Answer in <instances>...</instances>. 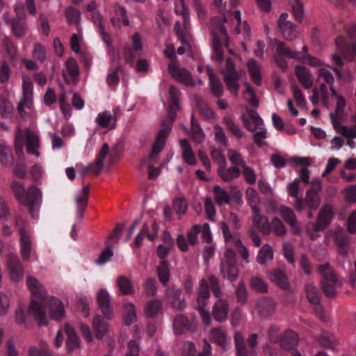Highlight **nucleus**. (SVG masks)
<instances>
[{
	"instance_id": "f257e3e1",
	"label": "nucleus",
	"mask_w": 356,
	"mask_h": 356,
	"mask_svg": "<svg viewBox=\"0 0 356 356\" xmlns=\"http://www.w3.org/2000/svg\"><path fill=\"white\" fill-rule=\"evenodd\" d=\"M169 94L170 99L172 104V105L170 106L168 110L170 121L168 123L162 124L161 129L159 131L156 136V140L152 145V151L147 157L143 159L140 163L141 165H144L147 163H153L156 162L158 157V154L163 149L165 143V140L172 129V122L175 120L176 115V111H174V107L177 110L179 108V91L176 87L172 86L169 88Z\"/></svg>"
},
{
	"instance_id": "f03ea898",
	"label": "nucleus",
	"mask_w": 356,
	"mask_h": 356,
	"mask_svg": "<svg viewBox=\"0 0 356 356\" xmlns=\"http://www.w3.org/2000/svg\"><path fill=\"white\" fill-rule=\"evenodd\" d=\"M10 187L19 204L26 207L33 218H37L42 201L40 189L33 185L25 188L24 184L17 181H13Z\"/></svg>"
},
{
	"instance_id": "7ed1b4c3",
	"label": "nucleus",
	"mask_w": 356,
	"mask_h": 356,
	"mask_svg": "<svg viewBox=\"0 0 356 356\" xmlns=\"http://www.w3.org/2000/svg\"><path fill=\"white\" fill-rule=\"evenodd\" d=\"M211 36L213 39V51L211 56L213 60L222 62L224 59L221 47L225 45L229 47V38L227 31L222 24H213L211 28Z\"/></svg>"
},
{
	"instance_id": "20e7f679",
	"label": "nucleus",
	"mask_w": 356,
	"mask_h": 356,
	"mask_svg": "<svg viewBox=\"0 0 356 356\" xmlns=\"http://www.w3.org/2000/svg\"><path fill=\"white\" fill-rule=\"evenodd\" d=\"M220 70L223 75L227 88L232 93L236 95L239 90L238 81L241 78L243 71L236 69L234 63L230 58H227L225 63L220 65Z\"/></svg>"
},
{
	"instance_id": "39448f33",
	"label": "nucleus",
	"mask_w": 356,
	"mask_h": 356,
	"mask_svg": "<svg viewBox=\"0 0 356 356\" xmlns=\"http://www.w3.org/2000/svg\"><path fill=\"white\" fill-rule=\"evenodd\" d=\"M23 137L25 138L26 150L29 154L36 156H40L38 149L40 146V139L38 134L29 129L22 131L17 129L15 135V148L17 152H22L23 149Z\"/></svg>"
},
{
	"instance_id": "423d86ee",
	"label": "nucleus",
	"mask_w": 356,
	"mask_h": 356,
	"mask_svg": "<svg viewBox=\"0 0 356 356\" xmlns=\"http://www.w3.org/2000/svg\"><path fill=\"white\" fill-rule=\"evenodd\" d=\"M270 45L275 49L273 58L279 67L285 70L288 67L286 58L298 59L300 58V53L292 50L284 42L277 39H270Z\"/></svg>"
},
{
	"instance_id": "0eeeda50",
	"label": "nucleus",
	"mask_w": 356,
	"mask_h": 356,
	"mask_svg": "<svg viewBox=\"0 0 356 356\" xmlns=\"http://www.w3.org/2000/svg\"><path fill=\"white\" fill-rule=\"evenodd\" d=\"M33 85L31 78L22 76V95L17 105V111L22 118L27 116L24 109L31 108L33 106Z\"/></svg>"
},
{
	"instance_id": "6e6552de",
	"label": "nucleus",
	"mask_w": 356,
	"mask_h": 356,
	"mask_svg": "<svg viewBox=\"0 0 356 356\" xmlns=\"http://www.w3.org/2000/svg\"><path fill=\"white\" fill-rule=\"evenodd\" d=\"M116 158V149L113 148L110 149L109 145L107 143H104L101 147L95 160V165L97 167L95 174L98 175L104 166L111 165Z\"/></svg>"
},
{
	"instance_id": "1a4fd4ad",
	"label": "nucleus",
	"mask_w": 356,
	"mask_h": 356,
	"mask_svg": "<svg viewBox=\"0 0 356 356\" xmlns=\"http://www.w3.org/2000/svg\"><path fill=\"white\" fill-rule=\"evenodd\" d=\"M334 215V209L331 204L323 205L318 213L316 222L314 224V230H325L330 225Z\"/></svg>"
},
{
	"instance_id": "9d476101",
	"label": "nucleus",
	"mask_w": 356,
	"mask_h": 356,
	"mask_svg": "<svg viewBox=\"0 0 356 356\" xmlns=\"http://www.w3.org/2000/svg\"><path fill=\"white\" fill-rule=\"evenodd\" d=\"M168 70L172 76L179 83L193 86L195 84L191 73L184 68H181L177 63L168 65Z\"/></svg>"
},
{
	"instance_id": "9b49d317",
	"label": "nucleus",
	"mask_w": 356,
	"mask_h": 356,
	"mask_svg": "<svg viewBox=\"0 0 356 356\" xmlns=\"http://www.w3.org/2000/svg\"><path fill=\"white\" fill-rule=\"evenodd\" d=\"M245 112L246 114L243 113L241 116L244 127L250 131H254L258 129H261L264 121L260 118L257 111L247 108H245Z\"/></svg>"
},
{
	"instance_id": "f8f14e48",
	"label": "nucleus",
	"mask_w": 356,
	"mask_h": 356,
	"mask_svg": "<svg viewBox=\"0 0 356 356\" xmlns=\"http://www.w3.org/2000/svg\"><path fill=\"white\" fill-rule=\"evenodd\" d=\"M6 266L13 282H17L23 278V266L17 255L9 254L6 257Z\"/></svg>"
},
{
	"instance_id": "ddd939ff",
	"label": "nucleus",
	"mask_w": 356,
	"mask_h": 356,
	"mask_svg": "<svg viewBox=\"0 0 356 356\" xmlns=\"http://www.w3.org/2000/svg\"><path fill=\"white\" fill-rule=\"evenodd\" d=\"M42 301L48 305L51 318L58 321L64 318L65 316L64 305L58 298L54 296L47 297Z\"/></svg>"
},
{
	"instance_id": "4468645a",
	"label": "nucleus",
	"mask_w": 356,
	"mask_h": 356,
	"mask_svg": "<svg viewBox=\"0 0 356 356\" xmlns=\"http://www.w3.org/2000/svg\"><path fill=\"white\" fill-rule=\"evenodd\" d=\"M229 312V305L228 300L225 298H219L213 305L212 315L215 321L222 323L227 319Z\"/></svg>"
},
{
	"instance_id": "2eb2a0df",
	"label": "nucleus",
	"mask_w": 356,
	"mask_h": 356,
	"mask_svg": "<svg viewBox=\"0 0 356 356\" xmlns=\"http://www.w3.org/2000/svg\"><path fill=\"white\" fill-rule=\"evenodd\" d=\"M65 332L67 336L66 339V349L69 354L72 355L79 351L80 339L74 329L68 323L65 324Z\"/></svg>"
},
{
	"instance_id": "dca6fc26",
	"label": "nucleus",
	"mask_w": 356,
	"mask_h": 356,
	"mask_svg": "<svg viewBox=\"0 0 356 356\" xmlns=\"http://www.w3.org/2000/svg\"><path fill=\"white\" fill-rule=\"evenodd\" d=\"M20 237V253L22 259L29 261L33 252V245L30 236L24 227H19Z\"/></svg>"
},
{
	"instance_id": "f3484780",
	"label": "nucleus",
	"mask_w": 356,
	"mask_h": 356,
	"mask_svg": "<svg viewBox=\"0 0 356 356\" xmlns=\"http://www.w3.org/2000/svg\"><path fill=\"white\" fill-rule=\"evenodd\" d=\"M279 213L284 222L291 227L294 234H297L300 232V226L297 222L296 216L291 208L283 205L280 206Z\"/></svg>"
},
{
	"instance_id": "a211bd4d",
	"label": "nucleus",
	"mask_w": 356,
	"mask_h": 356,
	"mask_svg": "<svg viewBox=\"0 0 356 356\" xmlns=\"http://www.w3.org/2000/svg\"><path fill=\"white\" fill-rule=\"evenodd\" d=\"M29 312L33 316L39 326L47 325L48 318L42 305L35 300H33L29 308Z\"/></svg>"
},
{
	"instance_id": "6ab92c4d",
	"label": "nucleus",
	"mask_w": 356,
	"mask_h": 356,
	"mask_svg": "<svg viewBox=\"0 0 356 356\" xmlns=\"http://www.w3.org/2000/svg\"><path fill=\"white\" fill-rule=\"evenodd\" d=\"M97 302L104 316L109 318L112 314L111 307V296L108 291L104 289H100L97 294Z\"/></svg>"
},
{
	"instance_id": "aec40b11",
	"label": "nucleus",
	"mask_w": 356,
	"mask_h": 356,
	"mask_svg": "<svg viewBox=\"0 0 356 356\" xmlns=\"http://www.w3.org/2000/svg\"><path fill=\"white\" fill-rule=\"evenodd\" d=\"M294 72L299 82L305 89H309L312 87L314 79L309 69L304 65H297L295 67Z\"/></svg>"
},
{
	"instance_id": "412c9836",
	"label": "nucleus",
	"mask_w": 356,
	"mask_h": 356,
	"mask_svg": "<svg viewBox=\"0 0 356 356\" xmlns=\"http://www.w3.org/2000/svg\"><path fill=\"white\" fill-rule=\"evenodd\" d=\"M26 283L29 289L35 298H38L42 301L47 297L46 288L37 279L28 276Z\"/></svg>"
},
{
	"instance_id": "4be33fe9",
	"label": "nucleus",
	"mask_w": 356,
	"mask_h": 356,
	"mask_svg": "<svg viewBox=\"0 0 356 356\" xmlns=\"http://www.w3.org/2000/svg\"><path fill=\"white\" fill-rule=\"evenodd\" d=\"M175 30L181 44L188 49H191V42L193 38L189 24H176Z\"/></svg>"
},
{
	"instance_id": "5701e85b",
	"label": "nucleus",
	"mask_w": 356,
	"mask_h": 356,
	"mask_svg": "<svg viewBox=\"0 0 356 356\" xmlns=\"http://www.w3.org/2000/svg\"><path fill=\"white\" fill-rule=\"evenodd\" d=\"M219 226L222 231L224 241L227 244L238 248L242 246L243 243L240 238L239 234L237 233H232L226 222L223 221L220 222L219 223Z\"/></svg>"
},
{
	"instance_id": "b1692460",
	"label": "nucleus",
	"mask_w": 356,
	"mask_h": 356,
	"mask_svg": "<svg viewBox=\"0 0 356 356\" xmlns=\"http://www.w3.org/2000/svg\"><path fill=\"white\" fill-rule=\"evenodd\" d=\"M257 309L260 315L264 317H268L272 316L275 312L276 303L271 298H262L257 301Z\"/></svg>"
},
{
	"instance_id": "393cba45",
	"label": "nucleus",
	"mask_w": 356,
	"mask_h": 356,
	"mask_svg": "<svg viewBox=\"0 0 356 356\" xmlns=\"http://www.w3.org/2000/svg\"><path fill=\"white\" fill-rule=\"evenodd\" d=\"M220 275L230 282L236 281L238 277V269L236 263L222 261L220 267Z\"/></svg>"
},
{
	"instance_id": "a878e982",
	"label": "nucleus",
	"mask_w": 356,
	"mask_h": 356,
	"mask_svg": "<svg viewBox=\"0 0 356 356\" xmlns=\"http://www.w3.org/2000/svg\"><path fill=\"white\" fill-rule=\"evenodd\" d=\"M210 297L209 286L205 279L200 281L197 296V307H206Z\"/></svg>"
},
{
	"instance_id": "bb28decb",
	"label": "nucleus",
	"mask_w": 356,
	"mask_h": 356,
	"mask_svg": "<svg viewBox=\"0 0 356 356\" xmlns=\"http://www.w3.org/2000/svg\"><path fill=\"white\" fill-rule=\"evenodd\" d=\"M207 72L209 76L211 91L216 97H221L223 94V86L222 83L211 67H207Z\"/></svg>"
},
{
	"instance_id": "cd10ccee",
	"label": "nucleus",
	"mask_w": 356,
	"mask_h": 356,
	"mask_svg": "<svg viewBox=\"0 0 356 356\" xmlns=\"http://www.w3.org/2000/svg\"><path fill=\"white\" fill-rule=\"evenodd\" d=\"M218 175L223 181L231 182L240 177L241 172L238 167L227 168L225 164L218 168Z\"/></svg>"
},
{
	"instance_id": "c85d7f7f",
	"label": "nucleus",
	"mask_w": 356,
	"mask_h": 356,
	"mask_svg": "<svg viewBox=\"0 0 356 356\" xmlns=\"http://www.w3.org/2000/svg\"><path fill=\"white\" fill-rule=\"evenodd\" d=\"M330 118L332 122V124L337 132L341 134L344 137L354 139L356 138V128L348 127L344 125H341L339 124V120L338 119L334 118L333 113H330Z\"/></svg>"
},
{
	"instance_id": "c756f323",
	"label": "nucleus",
	"mask_w": 356,
	"mask_h": 356,
	"mask_svg": "<svg viewBox=\"0 0 356 356\" xmlns=\"http://www.w3.org/2000/svg\"><path fill=\"white\" fill-rule=\"evenodd\" d=\"M253 213H254L252 218L253 223L263 234L269 235L271 232V227L267 217L261 215L260 210L258 212Z\"/></svg>"
},
{
	"instance_id": "7c9ffc66",
	"label": "nucleus",
	"mask_w": 356,
	"mask_h": 356,
	"mask_svg": "<svg viewBox=\"0 0 356 356\" xmlns=\"http://www.w3.org/2000/svg\"><path fill=\"white\" fill-rule=\"evenodd\" d=\"M210 339L219 346L225 348L228 343L226 332L220 327H213L209 332Z\"/></svg>"
},
{
	"instance_id": "2f4dec72",
	"label": "nucleus",
	"mask_w": 356,
	"mask_h": 356,
	"mask_svg": "<svg viewBox=\"0 0 356 356\" xmlns=\"http://www.w3.org/2000/svg\"><path fill=\"white\" fill-rule=\"evenodd\" d=\"M95 122L101 128L113 129L116 124V119L109 111H106L97 115Z\"/></svg>"
},
{
	"instance_id": "473e14b6",
	"label": "nucleus",
	"mask_w": 356,
	"mask_h": 356,
	"mask_svg": "<svg viewBox=\"0 0 356 356\" xmlns=\"http://www.w3.org/2000/svg\"><path fill=\"white\" fill-rule=\"evenodd\" d=\"M274 251L273 247L266 243L259 250L256 261L261 265H265L273 259Z\"/></svg>"
},
{
	"instance_id": "72a5a7b5",
	"label": "nucleus",
	"mask_w": 356,
	"mask_h": 356,
	"mask_svg": "<svg viewBox=\"0 0 356 356\" xmlns=\"http://www.w3.org/2000/svg\"><path fill=\"white\" fill-rule=\"evenodd\" d=\"M162 302L158 299L147 301L144 306V314L147 317H156L162 311Z\"/></svg>"
},
{
	"instance_id": "f704fd0d",
	"label": "nucleus",
	"mask_w": 356,
	"mask_h": 356,
	"mask_svg": "<svg viewBox=\"0 0 356 356\" xmlns=\"http://www.w3.org/2000/svg\"><path fill=\"white\" fill-rule=\"evenodd\" d=\"M269 278L272 282L284 289H289L290 284L286 274L281 270L275 269L270 273Z\"/></svg>"
},
{
	"instance_id": "c9c22d12",
	"label": "nucleus",
	"mask_w": 356,
	"mask_h": 356,
	"mask_svg": "<svg viewBox=\"0 0 356 356\" xmlns=\"http://www.w3.org/2000/svg\"><path fill=\"white\" fill-rule=\"evenodd\" d=\"M179 144L182 148V157L184 161L188 165H195L196 158L188 140L186 139H181L179 141Z\"/></svg>"
},
{
	"instance_id": "e433bc0d",
	"label": "nucleus",
	"mask_w": 356,
	"mask_h": 356,
	"mask_svg": "<svg viewBox=\"0 0 356 356\" xmlns=\"http://www.w3.org/2000/svg\"><path fill=\"white\" fill-rule=\"evenodd\" d=\"M279 342L282 348L285 350H291L297 345V334L293 331L288 330L280 339Z\"/></svg>"
},
{
	"instance_id": "4c0bfd02",
	"label": "nucleus",
	"mask_w": 356,
	"mask_h": 356,
	"mask_svg": "<svg viewBox=\"0 0 356 356\" xmlns=\"http://www.w3.org/2000/svg\"><path fill=\"white\" fill-rule=\"evenodd\" d=\"M92 327L95 332L96 337L99 339H103L108 332L107 322L99 315L94 317Z\"/></svg>"
},
{
	"instance_id": "58836bf2",
	"label": "nucleus",
	"mask_w": 356,
	"mask_h": 356,
	"mask_svg": "<svg viewBox=\"0 0 356 356\" xmlns=\"http://www.w3.org/2000/svg\"><path fill=\"white\" fill-rule=\"evenodd\" d=\"M120 291L123 295H131L134 293V287L131 281L124 275H120L116 280Z\"/></svg>"
},
{
	"instance_id": "ea45409f",
	"label": "nucleus",
	"mask_w": 356,
	"mask_h": 356,
	"mask_svg": "<svg viewBox=\"0 0 356 356\" xmlns=\"http://www.w3.org/2000/svg\"><path fill=\"white\" fill-rule=\"evenodd\" d=\"M305 291L309 302L318 305L320 302V293L316 286L312 282H308L305 285Z\"/></svg>"
},
{
	"instance_id": "a19ab883",
	"label": "nucleus",
	"mask_w": 356,
	"mask_h": 356,
	"mask_svg": "<svg viewBox=\"0 0 356 356\" xmlns=\"http://www.w3.org/2000/svg\"><path fill=\"white\" fill-rule=\"evenodd\" d=\"M284 38L287 40H293L296 39L298 35L297 27L294 24H278Z\"/></svg>"
},
{
	"instance_id": "79ce46f5",
	"label": "nucleus",
	"mask_w": 356,
	"mask_h": 356,
	"mask_svg": "<svg viewBox=\"0 0 356 356\" xmlns=\"http://www.w3.org/2000/svg\"><path fill=\"white\" fill-rule=\"evenodd\" d=\"M174 332L176 334H181L189 329V321L187 317L180 314L175 317L173 321Z\"/></svg>"
},
{
	"instance_id": "37998d69",
	"label": "nucleus",
	"mask_w": 356,
	"mask_h": 356,
	"mask_svg": "<svg viewBox=\"0 0 356 356\" xmlns=\"http://www.w3.org/2000/svg\"><path fill=\"white\" fill-rule=\"evenodd\" d=\"M123 317L124 324L128 326L136 321L137 316L136 308L133 303L129 302L124 305L123 309Z\"/></svg>"
},
{
	"instance_id": "c03bdc74",
	"label": "nucleus",
	"mask_w": 356,
	"mask_h": 356,
	"mask_svg": "<svg viewBox=\"0 0 356 356\" xmlns=\"http://www.w3.org/2000/svg\"><path fill=\"white\" fill-rule=\"evenodd\" d=\"M246 199L248 204L253 212H258L260 198L258 193L252 188H248L246 190Z\"/></svg>"
},
{
	"instance_id": "a18cd8bd",
	"label": "nucleus",
	"mask_w": 356,
	"mask_h": 356,
	"mask_svg": "<svg viewBox=\"0 0 356 356\" xmlns=\"http://www.w3.org/2000/svg\"><path fill=\"white\" fill-rule=\"evenodd\" d=\"M248 67L252 81L257 85H261L262 79L260 66L255 60H250L248 63Z\"/></svg>"
},
{
	"instance_id": "49530a36",
	"label": "nucleus",
	"mask_w": 356,
	"mask_h": 356,
	"mask_svg": "<svg viewBox=\"0 0 356 356\" xmlns=\"http://www.w3.org/2000/svg\"><path fill=\"white\" fill-rule=\"evenodd\" d=\"M335 43L337 48L341 50H344L348 47L349 51L353 56V58H350V60L356 62V42H351L350 44H348L346 39L344 37L338 36L336 39Z\"/></svg>"
},
{
	"instance_id": "de8ad7c7",
	"label": "nucleus",
	"mask_w": 356,
	"mask_h": 356,
	"mask_svg": "<svg viewBox=\"0 0 356 356\" xmlns=\"http://www.w3.org/2000/svg\"><path fill=\"white\" fill-rule=\"evenodd\" d=\"M88 197L86 195H81L79 193L76 194L75 202L76 206V214L79 221L83 218V214L88 204Z\"/></svg>"
},
{
	"instance_id": "09e8293b",
	"label": "nucleus",
	"mask_w": 356,
	"mask_h": 356,
	"mask_svg": "<svg viewBox=\"0 0 356 356\" xmlns=\"http://www.w3.org/2000/svg\"><path fill=\"white\" fill-rule=\"evenodd\" d=\"M320 197L315 190L307 191L305 202V205L309 207V209L316 210L320 204Z\"/></svg>"
},
{
	"instance_id": "8fccbe9b",
	"label": "nucleus",
	"mask_w": 356,
	"mask_h": 356,
	"mask_svg": "<svg viewBox=\"0 0 356 356\" xmlns=\"http://www.w3.org/2000/svg\"><path fill=\"white\" fill-rule=\"evenodd\" d=\"M318 270L322 277L321 282L338 280L333 268L329 264H324L319 266Z\"/></svg>"
},
{
	"instance_id": "3c124183",
	"label": "nucleus",
	"mask_w": 356,
	"mask_h": 356,
	"mask_svg": "<svg viewBox=\"0 0 356 356\" xmlns=\"http://www.w3.org/2000/svg\"><path fill=\"white\" fill-rule=\"evenodd\" d=\"M223 120L227 129L234 136H235L237 139H241L243 137V132L238 127V125L236 124L232 117L225 116L224 117Z\"/></svg>"
},
{
	"instance_id": "603ef678",
	"label": "nucleus",
	"mask_w": 356,
	"mask_h": 356,
	"mask_svg": "<svg viewBox=\"0 0 356 356\" xmlns=\"http://www.w3.org/2000/svg\"><path fill=\"white\" fill-rule=\"evenodd\" d=\"M213 193L214 194L215 200L218 205L225 204L229 202V194L218 185L213 186Z\"/></svg>"
},
{
	"instance_id": "864d4df0",
	"label": "nucleus",
	"mask_w": 356,
	"mask_h": 356,
	"mask_svg": "<svg viewBox=\"0 0 356 356\" xmlns=\"http://www.w3.org/2000/svg\"><path fill=\"white\" fill-rule=\"evenodd\" d=\"M350 237L348 235L339 234L334 238V242L338 247V252L340 254L345 255L348 251V243Z\"/></svg>"
},
{
	"instance_id": "5fc2aeb1",
	"label": "nucleus",
	"mask_w": 356,
	"mask_h": 356,
	"mask_svg": "<svg viewBox=\"0 0 356 356\" xmlns=\"http://www.w3.org/2000/svg\"><path fill=\"white\" fill-rule=\"evenodd\" d=\"M234 341L236 348V356H247V348L243 334L236 332L234 336Z\"/></svg>"
},
{
	"instance_id": "6e6d98bb",
	"label": "nucleus",
	"mask_w": 356,
	"mask_h": 356,
	"mask_svg": "<svg viewBox=\"0 0 356 356\" xmlns=\"http://www.w3.org/2000/svg\"><path fill=\"white\" fill-rule=\"evenodd\" d=\"M14 108L13 104L4 97L0 95V115L3 118L13 116Z\"/></svg>"
},
{
	"instance_id": "4d7b16f0",
	"label": "nucleus",
	"mask_w": 356,
	"mask_h": 356,
	"mask_svg": "<svg viewBox=\"0 0 356 356\" xmlns=\"http://www.w3.org/2000/svg\"><path fill=\"white\" fill-rule=\"evenodd\" d=\"M321 286L325 296L332 298L336 295V289L341 287L342 283L339 280L332 282H321Z\"/></svg>"
},
{
	"instance_id": "13d9d810",
	"label": "nucleus",
	"mask_w": 356,
	"mask_h": 356,
	"mask_svg": "<svg viewBox=\"0 0 356 356\" xmlns=\"http://www.w3.org/2000/svg\"><path fill=\"white\" fill-rule=\"evenodd\" d=\"M33 58L41 63H44L47 59V48L40 42H37L33 44L32 51Z\"/></svg>"
},
{
	"instance_id": "bf43d9fd",
	"label": "nucleus",
	"mask_w": 356,
	"mask_h": 356,
	"mask_svg": "<svg viewBox=\"0 0 356 356\" xmlns=\"http://www.w3.org/2000/svg\"><path fill=\"white\" fill-rule=\"evenodd\" d=\"M169 264L167 261H161L157 267V275L159 281L163 284L167 285L169 282Z\"/></svg>"
},
{
	"instance_id": "052dcab7",
	"label": "nucleus",
	"mask_w": 356,
	"mask_h": 356,
	"mask_svg": "<svg viewBox=\"0 0 356 356\" xmlns=\"http://www.w3.org/2000/svg\"><path fill=\"white\" fill-rule=\"evenodd\" d=\"M196 104L198 108L200 114L206 120L211 119L213 117V110L208 106V104L200 98L196 99Z\"/></svg>"
},
{
	"instance_id": "680f3d73",
	"label": "nucleus",
	"mask_w": 356,
	"mask_h": 356,
	"mask_svg": "<svg viewBox=\"0 0 356 356\" xmlns=\"http://www.w3.org/2000/svg\"><path fill=\"white\" fill-rule=\"evenodd\" d=\"M245 91L244 92V97L247 102H248L253 107H258L259 105V100L255 95V92L252 87L248 83H245Z\"/></svg>"
},
{
	"instance_id": "e2e57ef3",
	"label": "nucleus",
	"mask_w": 356,
	"mask_h": 356,
	"mask_svg": "<svg viewBox=\"0 0 356 356\" xmlns=\"http://www.w3.org/2000/svg\"><path fill=\"white\" fill-rule=\"evenodd\" d=\"M173 208L179 218H181L187 211V202L184 197H176L173 200Z\"/></svg>"
},
{
	"instance_id": "0e129e2a",
	"label": "nucleus",
	"mask_w": 356,
	"mask_h": 356,
	"mask_svg": "<svg viewBox=\"0 0 356 356\" xmlns=\"http://www.w3.org/2000/svg\"><path fill=\"white\" fill-rule=\"evenodd\" d=\"M271 232L277 236H284L286 234V227L280 219L275 217L273 218L270 222Z\"/></svg>"
},
{
	"instance_id": "69168bd1",
	"label": "nucleus",
	"mask_w": 356,
	"mask_h": 356,
	"mask_svg": "<svg viewBox=\"0 0 356 356\" xmlns=\"http://www.w3.org/2000/svg\"><path fill=\"white\" fill-rule=\"evenodd\" d=\"M28 356H52L48 350L47 344L42 343L40 346H31L28 350Z\"/></svg>"
},
{
	"instance_id": "338daca9",
	"label": "nucleus",
	"mask_w": 356,
	"mask_h": 356,
	"mask_svg": "<svg viewBox=\"0 0 356 356\" xmlns=\"http://www.w3.org/2000/svg\"><path fill=\"white\" fill-rule=\"evenodd\" d=\"M237 302L244 305L247 302L248 295L246 286L243 282H240L235 290Z\"/></svg>"
},
{
	"instance_id": "774afa93",
	"label": "nucleus",
	"mask_w": 356,
	"mask_h": 356,
	"mask_svg": "<svg viewBox=\"0 0 356 356\" xmlns=\"http://www.w3.org/2000/svg\"><path fill=\"white\" fill-rule=\"evenodd\" d=\"M65 67L72 79H76L79 75V67L77 62L73 58H70L65 61Z\"/></svg>"
}]
</instances>
